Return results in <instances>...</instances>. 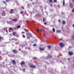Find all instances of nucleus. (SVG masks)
I'll list each match as a JSON object with an SVG mask.
<instances>
[{"instance_id": "f257e3e1", "label": "nucleus", "mask_w": 74, "mask_h": 74, "mask_svg": "<svg viewBox=\"0 0 74 74\" xmlns=\"http://www.w3.org/2000/svg\"><path fill=\"white\" fill-rule=\"evenodd\" d=\"M14 53H18V51L17 50L14 49L12 51Z\"/></svg>"}, {"instance_id": "f03ea898", "label": "nucleus", "mask_w": 74, "mask_h": 74, "mask_svg": "<svg viewBox=\"0 0 74 74\" xmlns=\"http://www.w3.org/2000/svg\"><path fill=\"white\" fill-rule=\"evenodd\" d=\"M14 10H13V9H11L9 12L10 13V14H13L14 13Z\"/></svg>"}, {"instance_id": "7ed1b4c3", "label": "nucleus", "mask_w": 74, "mask_h": 74, "mask_svg": "<svg viewBox=\"0 0 74 74\" xmlns=\"http://www.w3.org/2000/svg\"><path fill=\"white\" fill-rule=\"evenodd\" d=\"M25 64V62L23 61H22L21 62L20 64H21V66H22L23 65H24V64Z\"/></svg>"}, {"instance_id": "20e7f679", "label": "nucleus", "mask_w": 74, "mask_h": 74, "mask_svg": "<svg viewBox=\"0 0 74 74\" xmlns=\"http://www.w3.org/2000/svg\"><path fill=\"white\" fill-rule=\"evenodd\" d=\"M2 15L3 16H4L5 15V11L4 10H3V12L2 14Z\"/></svg>"}, {"instance_id": "39448f33", "label": "nucleus", "mask_w": 74, "mask_h": 74, "mask_svg": "<svg viewBox=\"0 0 74 74\" xmlns=\"http://www.w3.org/2000/svg\"><path fill=\"white\" fill-rule=\"evenodd\" d=\"M12 63L13 64H16V62H15V60H12Z\"/></svg>"}, {"instance_id": "423d86ee", "label": "nucleus", "mask_w": 74, "mask_h": 74, "mask_svg": "<svg viewBox=\"0 0 74 74\" xmlns=\"http://www.w3.org/2000/svg\"><path fill=\"white\" fill-rule=\"evenodd\" d=\"M59 44L60 47H64V45H63V44L62 43H60Z\"/></svg>"}, {"instance_id": "0eeeda50", "label": "nucleus", "mask_w": 74, "mask_h": 74, "mask_svg": "<svg viewBox=\"0 0 74 74\" xmlns=\"http://www.w3.org/2000/svg\"><path fill=\"white\" fill-rule=\"evenodd\" d=\"M69 55H70V56H71V55H72L73 54V53L72 52L69 51Z\"/></svg>"}, {"instance_id": "6e6552de", "label": "nucleus", "mask_w": 74, "mask_h": 74, "mask_svg": "<svg viewBox=\"0 0 74 74\" xmlns=\"http://www.w3.org/2000/svg\"><path fill=\"white\" fill-rule=\"evenodd\" d=\"M39 49L40 51H44L45 49L44 48H42V47H40Z\"/></svg>"}, {"instance_id": "1a4fd4ad", "label": "nucleus", "mask_w": 74, "mask_h": 74, "mask_svg": "<svg viewBox=\"0 0 74 74\" xmlns=\"http://www.w3.org/2000/svg\"><path fill=\"white\" fill-rule=\"evenodd\" d=\"M18 21V19L16 18V19H14L12 20V21L14 22H16Z\"/></svg>"}, {"instance_id": "9d476101", "label": "nucleus", "mask_w": 74, "mask_h": 74, "mask_svg": "<svg viewBox=\"0 0 74 74\" xmlns=\"http://www.w3.org/2000/svg\"><path fill=\"white\" fill-rule=\"evenodd\" d=\"M30 67L31 68H35V67H36V66H35L32 65L30 66Z\"/></svg>"}, {"instance_id": "9b49d317", "label": "nucleus", "mask_w": 74, "mask_h": 74, "mask_svg": "<svg viewBox=\"0 0 74 74\" xmlns=\"http://www.w3.org/2000/svg\"><path fill=\"white\" fill-rule=\"evenodd\" d=\"M27 35H29L30 37H32V35L30 33H28L27 34H26L27 36Z\"/></svg>"}, {"instance_id": "f8f14e48", "label": "nucleus", "mask_w": 74, "mask_h": 74, "mask_svg": "<svg viewBox=\"0 0 74 74\" xmlns=\"http://www.w3.org/2000/svg\"><path fill=\"white\" fill-rule=\"evenodd\" d=\"M64 5H65V2L64 0L63 2V6H64Z\"/></svg>"}, {"instance_id": "ddd939ff", "label": "nucleus", "mask_w": 74, "mask_h": 74, "mask_svg": "<svg viewBox=\"0 0 74 74\" xmlns=\"http://www.w3.org/2000/svg\"><path fill=\"white\" fill-rule=\"evenodd\" d=\"M62 24L63 25H65L66 24V22L64 21H62Z\"/></svg>"}, {"instance_id": "4468645a", "label": "nucleus", "mask_w": 74, "mask_h": 74, "mask_svg": "<svg viewBox=\"0 0 74 74\" xmlns=\"http://www.w3.org/2000/svg\"><path fill=\"white\" fill-rule=\"evenodd\" d=\"M40 31L41 32H45V30L44 28H41Z\"/></svg>"}, {"instance_id": "2eb2a0df", "label": "nucleus", "mask_w": 74, "mask_h": 74, "mask_svg": "<svg viewBox=\"0 0 74 74\" xmlns=\"http://www.w3.org/2000/svg\"><path fill=\"white\" fill-rule=\"evenodd\" d=\"M47 47L49 49H51V46L49 45H48L47 46Z\"/></svg>"}, {"instance_id": "dca6fc26", "label": "nucleus", "mask_w": 74, "mask_h": 74, "mask_svg": "<svg viewBox=\"0 0 74 74\" xmlns=\"http://www.w3.org/2000/svg\"><path fill=\"white\" fill-rule=\"evenodd\" d=\"M1 40H3V38L0 36V41H1Z\"/></svg>"}, {"instance_id": "f3484780", "label": "nucleus", "mask_w": 74, "mask_h": 74, "mask_svg": "<svg viewBox=\"0 0 74 74\" xmlns=\"http://www.w3.org/2000/svg\"><path fill=\"white\" fill-rule=\"evenodd\" d=\"M13 36H15V34H16V33L15 32H13Z\"/></svg>"}, {"instance_id": "a211bd4d", "label": "nucleus", "mask_w": 74, "mask_h": 74, "mask_svg": "<svg viewBox=\"0 0 74 74\" xmlns=\"http://www.w3.org/2000/svg\"><path fill=\"white\" fill-rule=\"evenodd\" d=\"M58 32H59V33H60L61 32V31L60 30H58V31H57V33H58Z\"/></svg>"}, {"instance_id": "6ab92c4d", "label": "nucleus", "mask_w": 74, "mask_h": 74, "mask_svg": "<svg viewBox=\"0 0 74 74\" xmlns=\"http://www.w3.org/2000/svg\"><path fill=\"white\" fill-rule=\"evenodd\" d=\"M9 30H12V28L11 27H9Z\"/></svg>"}, {"instance_id": "aec40b11", "label": "nucleus", "mask_w": 74, "mask_h": 74, "mask_svg": "<svg viewBox=\"0 0 74 74\" xmlns=\"http://www.w3.org/2000/svg\"><path fill=\"white\" fill-rule=\"evenodd\" d=\"M53 32H55V29L54 28H53Z\"/></svg>"}, {"instance_id": "412c9836", "label": "nucleus", "mask_w": 74, "mask_h": 74, "mask_svg": "<svg viewBox=\"0 0 74 74\" xmlns=\"http://www.w3.org/2000/svg\"><path fill=\"white\" fill-rule=\"evenodd\" d=\"M33 58L34 59V60H36V59H37L36 57H34Z\"/></svg>"}, {"instance_id": "4be33fe9", "label": "nucleus", "mask_w": 74, "mask_h": 74, "mask_svg": "<svg viewBox=\"0 0 74 74\" xmlns=\"http://www.w3.org/2000/svg\"><path fill=\"white\" fill-rule=\"evenodd\" d=\"M3 3H4L6 5H7V4L6 3V2H5V1H3Z\"/></svg>"}, {"instance_id": "5701e85b", "label": "nucleus", "mask_w": 74, "mask_h": 74, "mask_svg": "<svg viewBox=\"0 0 74 74\" xmlns=\"http://www.w3.org/2000/svg\"><path fill=\"white\" fill-rule=\"evenodd\" d=\"M49 2L50 3H52L53 1H52V0H49Z\"/></svg>"}, {"instance_id": "b1692460", "label": "nucleus", "mask_w": 74, "mask_h": 74, "mask_svg": "<svg viewBox=\"0 0 74 74\" xmlns=\"http://www.w3.org/2000/svg\"><path fill=\"white\" fill-rule=\"evenodd\" d=\"M6 29V32H7V33H8V30H7V27H5Z\"/></svg>"}, {"instance_id": "393cba45", "label": "nucleus", "mask_w": 74, "mask_h": 74, "mask_svg": "<svg viewBox=\"0 0 74 74\" xmlns=\"http://www.w3.org/2000/svg\"><path fill=\"white\" fill-rule=\"evenodd\" d=\"M21 27V26L20 25H19V26H18L17 27V28H19Z\"/></svg>"}, {"instance_id": "a878e982", "label": "nucleus", "mask_w": 74, "mask_h": 74, "mask_svg": "<svg viewBox=\"0 0 74 74\" xmlns=\"http://www.w3.org/2000/svg\"><path fill=\"white\" fill-rule=\"evenodd\" d=\"M72 5H73L72 3H70V7H71L72 6Z\"/></svg>"}, {"instance_id": "bb28decb", "label": "nucleus", "mask_w": 74, "mask_h": 74, "mask_svg": "<svg viewBox=\"0 0 74 74\" xmlns=\"http://www.w3.org/2000/svg\"><path fill=\"white\" fill-rule=\"evenodd\" d=\"M22 36L23 37V38H25V35H22Z\"/></svg>"}, {"instance_id": "cd10ccee", "label": "nucleus", "mask_w": 74, "mask_h": 74, "mask_svg": "<svg viewBox=\"0 0 74 74\" xmlns=\"http://www.w3.org/2000/svg\"><path fill=\"white\" fill-rule=\"evenodd\" d=\"M33 45V46H36L37 45L36 44H34Z\"/></svg>"}, {"instance_id": "c85d7f7f", "label": "nucleus", "mask_w": 74, "mask_h": 74, "mask_svg": "<svg viewBox=\"0 0 74 74\" xmlns=\"http://www.w3.org/2000/svg\"><path fill=\"white\" fill-rule=\"evenodd\" d=\"M23 12H20V14H23Z\"/></svg>"}, {"instance_id": "c756f323", "label": "nucleus", "mask_w": 74, "mask_h": 74, "mask_svg": "<svg viewBox=\"0 0 74 74\" xmlns=\"http://www.w3.org/2000/svg\"><path fill=\"white\" fill-rule=\"evenodd\" d=\"M72 38H73V40H74V35H73Z\"/></svg>"}, {"instance_id": "7c9ffc66", "label": "nucleus", "mask_w": 74, "mask_h": 74, "mask_svg": "<svg viewBox=\"0 0 74 74\" xmlns=\"http://www.w3.org/2000/svg\"><path fill=\"white\" fill-rule=\"evenodd\" d=\"M54 2H57V0H54Z\"/></svg>"}, {"instance_id": "2f4dec72", "label": "nucleus", "mask_w": 74, "mask_h": 74, "mask_svg": "<svg viewBox=\"0 0 74 74\" xmlns=\"http://www.w3.org/2000/svg\"><path fill=\"white\" fill-rule=\"evenodd\" d=\"M21 8L22 9H24V7L23 6H22L21 7Z\"/></svg>"}, {"instance_id": "473e14b6", "label": "nucleus", "mask_w": 74, "mask_h": 74, "mask_svg": "<svg viewBox=\"0 0 74 74\" xmlns=\"http://www.w3.org/2000/svg\"><path fill=\"white\" fill-rule=\"evenodd\" d=\"M45 21V18H43V22H44V21Z\"/></svg>"}, {"instance_id": "72a5a7b5", "label": "nucleus", "mask_w": 74, "mask_h": 74, "mask_svg": "<svg viewBox=\"0 0 74 74\" xmlns=\"http://www.w3.org/2000/svg\"><path fill=\"white\" fill-rule=\"evenodd\" d=\"M27 38H28V39H30V37L27 36Z\"/></svg>"}, {"instance_id": "f704fd0d", "label": "nucleus", "mask_w": 74, "mask_h": 74, "mask_svg": "<svg viewBox=\"0 0 74 74\" xmlns=\"http://www.w3.org/2000/svg\"><path fill=\"white\" fill-rule=\"evenodd\" d=\"M73 27L74 28V23L72 25Z\"/></svg>"}, {"instance_id": "c9c22d12", "label": "nucleus", "mask_w": 74, "mask_h": 74, "mask_svg": "<svg viewBox=\"0 0 74 74\" xmlns=\"http://www.w3.org/2000/svg\"><path fill=\"white\" fill-rule=\"evenodd\" d=\"M36 30L37 32H39V30H38V29H36Z\"/></svg>"}, {"instance_id": "e433bc0d", "label": "nucleus", "mask_w": 74, "mask_h": 74, "mask_svg": "<svg viewBox=\"0 0 74 74\" xmlns=\"http://www.w3.org/2000/svg\"><path fill=\"white\" fill-rule=\"evenodd\" d=\"M58 22H61V21H60V19L58 20Z\"/></svg>"}, {"instance_id": "4c0bfd02", "label": "nucleus", "mask_w": 74, "mask_h": 74, "mask_svg": "<svg viewBox=\"0 0 74 74\" xmlns=\"http://www.w3.org/2000/svg\"><path fill=\"white\" fill-rule=\"evenodd\" d=\"M74 9H73L72 10V12H74Z\"/></svg>"}, {"instance_id": "58836bf2", "label": "nucleus", "mask_w": 74, "mask_h": 74, "mask_svg": "<svg viewBox=\"0 0 74 74\" xmlns=\"http://www.w3.org/2000/svg\"><path fill=\"white\" fill-rule=\"evenodd\" d=\"M5 1L6 2H8V0H5Z\"/></svg>"}, {"instance_id": "ea45409f", "label": "nucleus", "mask_w": 74, "mask_h": 74, "mask_svg": "<svg viewBox=\"0 0 74 74\" xmlns=\"http://www.w3.org/2000/svg\"><path fill=\"white\" fill-rule=\"evenodd\" d=\"M67 60H70V59L69 58H68L67 59Z\"/></svg>"}, {"instance_id": "a19ab883", "label": "nucleus", "mask_w": 74, "mask_h": 74, "mask_svg": "<svg viewBox=\"0 0 74 74\" xmlns=\"http://www.w3.org/2000/svg\"><path fill=\"white\" fill-rule=\"evenodd\" d=\"M46 24H47V23H46V22H45V23H44V24H45V25H46Z\"/></svg>"}, {"instance_id": "79ce46f5", "label": "nucleus", "mask_w": 74, "mask_h": 74, "mask_svg": "<svg viewBox=\"0 0 74 74\" xmlns=\"http://www.w3.org/2000/svg\"><path fill=\"white\" fill-rule=\"evenodd\" d=\"M35 40L36 41H37V40L36 39H35Z\"/></svg>"}, {"instance_id": "37998d69", "label": "nucleus", "mask_w": 74, "mask_h": 74, "mask_svg": "<svg viewBox=\"0 0 74 74\" xmlns=\"http://www.w3.org/2000/svg\"><path fill=\"white\" fill-rule=\"evenodd\" d=\"M40 34V35H43V34H41V33Z\"/></svg>"}, {"instance_id": "c03bdc74", "label": "nucleus", "mask_w": 74, "mask_h": 74, "mask_svg": "<svg viewBox=\"0 0 74 74\" xmlns=\"http://www.w3.org/2000/svg\"><path fill=\"white\" fill-rule=\"evenodd\" d=\"M60 40H63V39H62V38H60Z\"/></svg>"}, {"instance_id": "a18cd8bd", "label": "nucleus", "mask_w": 74, "mask_h": 74, "mask_svg": "<svg viewBox=\"0 0 74 74\" xmlns=\"http://www.w3.org/2000/svg\"><path fill=\"white\" fill-rule=\"evenodd\" d=\"M19 51H21V49H19Z\"/></svg>"}, {"instance_id": "49530a36", "label": "nucleus", "mask_w": 74, "mask_h": 74, "mask_svg": "<svg viewBox=\"0 0 74 74\" xmlns=\"http://www.w3.org/2000/svg\"><path fill=\"white\" fill-rule=\"evenodd\" d=\"M51 7H52V4H51Z\"/></svg>"}, {"instance_id": "de8ad7c7", "label": "nucleus", "mask_w": 74, "mask_h": 74, "mask_svg": "<svg viewBox=\"0 0 74 74\" xmlns=\"http://www.w3.org/2000/svg\"><path fill=\"white\" fill-rule=\"evenodd\" d=\"M30 49V47L28 48V49Z\"/></svg>"}, {"instance_id": "09e8293b", "label": "nucleus", "mask_w": 74, "mask_h": 74, "mask_svg": "<svg viewBox=\"0 0 74 74\" xmlns=\"http://www.w3.org/2000/svg\"><path fill=\"white\" fill-rule=\"evenodd\" d=\"M73 1V2H74V0H72Z\"/></svg>"}, {"instance_id": "8fccbe9b", "label": "nucleus", "mask_w": 74, "mask_h": 74, "mask_svg": "<svg viewBox=\"0 0 74 74\" xmlns=\"http://www.w3.org/2000/svg\"><path fill=\"white\" fill-rule=\"evenodd\" d=\"M3 64H4V62H3Z\"/></svg>"}, {"instance_id": "3c124183", "label": "nucleus", "mask_w": 74, "mask_h": 74, "mask_svg": "<svg viewBox=\"0 0 74 74\" xmlns=\"http://www.w3.org/2000/svg\"><path fill=\"white\" fill-rule=\"evenodd\" d=\"M45 9H46V8L45 7Z\"/></svg>"}, {"instance_id": "603ef678", "label": "nucleus", "mask_w": 74, "mask_h": 74, "mask_svg": "<svg viewBox=\"0 0 74 74\" xmlns=\"http://www.w3.org/2000/svg\"><path fill=\"white\" fill-rule=\"evenodd\" d=\"M23 33H25V32H23Z\"/></svg>"}, {"instance_id": "864d4df0", "label": "nucleus", "mask_w": 74, "mask_h": 74, "mask_svg": "<svg viewBox=\"0 0 74 74\" xmlns=\"http://www.w3.org/2000/svg\"><path fill=\"white\" fill-rule=\"evenodd\" d=\"M1 53V52H0V55Z\"/></svg>"}, {"instance_id": "5fc2aeb1", "label": "nucleus", "mask_w": 74, "mask_h": 74, "mask_svg": "<svg viewBox=\"0 0 74 74\" xmlns=\"http://www.w3.org/2000/svg\"><path fill=\"white\" fill-rule=\"evenodd\" d=\"M73 67H74V65H73Z\"/></svg>"}, {"instance_id": "6e6d98bb", "label": "nucleus", "mask_w": 74, "mask_h": 74, "mask_svg": "<svg viewBox=\"0 0 74 74\" xmlns=\"http://www.w3.org/2000/svg\"><path fill=\"white\" fill-rule=\"evenodd\" d=\"M30 0V1H32V0Z\"/></svg>"}, {"instance_id": "4d7b16f0", "label": "nucleus", "mask_w": 74, "mask_h": 74, "mask_svg": "<svg viewBox=\"0 0 74 74\" xmlns=\"http://www.w3.org/2000/svg\"><path fill=\"white\" fill-rule=\"evenodd\" d=\"M27 23H28V22L27 21Z\"/></svg>"}, {"instance_id": "13d9d810", "label": "nucleus", "mask_w": 74, "mask_h": 74, "mask_svg": "<svg viewBox=\"0 0 74 74\" xmlns=\"http://www.w3.org/2000/svg\"><path fill=\"white\" fill-rule=\"evenodd\" d=\"M24 70H25V69H24Z\"/></svg>"}, {"instance_id": "bf43d9fd", "label": "nucleus", "mask_w": 74, "mask_h": 74, "mask_svg": "<svg viewBox=\"0 0 74 74\" xmlns=\"http://www.w3.org/2000/svg\"><path fill=\"white\" fill-rule=\"evenodd\" d=\"M23 34V33H22V34Z\"/></svg>"}]
</instances>
